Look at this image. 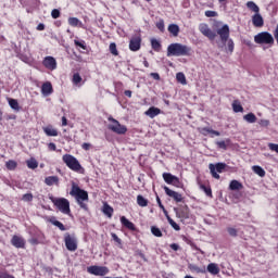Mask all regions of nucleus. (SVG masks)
<instances>
[{
	"mask_svg": "<svg viewBox=\"0 0 278 278\" xmlns=\"http://www.w3.org/2000/svg\"><path fill=\"white\" fill-rule=\"evenodd\" d=\"M137 203L140 207H147V205H149V200H147L142 195H138L137 197Z\"/></svg>",
	"mask_w": 278,
	"mask_h": 278,
	"instance_id": "31",
	"label": "nucleus"
},
{
	"mask_svg": "<svg viewBox=\"0 0 278 278\" xmlns=\"http://www.w3.org/2000/svg\"><path fill=\"white\" fill-rule=\"evenodd\" d=\"M163 179L165 184H173V186H176L177 188H179V184H181L179 178L170 173H163Z\"/></svg>",
	"mask_w": 278,
	"mask_h": 278,
	"instance_id": "12",
	"label": "nucleus"
},
{
	"mask_svg": "<svg viewBox=\"0 0 278 278\" xmlns=\"http://www.w3.org/2000/svg\"><path fill=\"white\" fill-rule=\"evenodd\" d=\"M43 131H45L46 136H52V137L58 136V130L53 127H46L43 129Z\"/></svg>",
	"mask_w": 278,
	"mask_h": 278,
	"instance_id": "33",
	"label": "nucleus"
},
{
	"mask_svg": "<svg viewBox=\"0 0 278 278\" xmlns=\"http://www.w3.org/2000/svg\"><path fill=\"white\" fill-rule=\"evenodd\" d=\"M230 140L226 139L225 141H217L216 144L218 149H224V151H227V144H229Z\"/></svg>",
	"mask_w": 278,
	"mask_h": 278,
	"instance_id": "41",
	"label": "nucleus"
},
{
	"mask_svg": "<svg viewBox=\"0 0 278 278\" xmlns=\"http://www.w3.org/2000/svg\"><path fill=\"white\" fill-rule=\"evenodd\" d=\"M64 164H66L67 167H70L71 170H74V173H84V167H81V164L77 160V157L65 154L62 157Z\"/></svg>",
	"mask_w": 278,
	"mask_h": 278,
	"instance_id": "3",
	"label": "nucleus"
},
{
	"mask_svg": "<svg viewBox=\"0 0 278 278\" xmlns=\"http://www.w3.org/2000/svg\"><path fill=\"white\" fill-rule=\"evenodd\" d=\"M64 242L67 251L75 252L77 249V236L75 233H68L66 232L64 235Z\"/></svg>",
	"mask_w": 278,
	"mask_h": 278,
	"instance_id": "7",
	"label": "nucleus"
},
{
	"mask_svg": "<svg viewBox=\"0 0 278 278\" xmlns=\"http://www.w3.org/2000/svg\"><path fill=\"white\" fill-rule=\"evenodd\" d=\"M192 55V48L182 43H170L167 47V58H181Z\"/></svg>",
	"mask_w": 278,
	"mask_h": 278,
	"instance_id": "1",
	"label": "nucleus"
},
{
	"mask_svg": "<svg viewBox=\"0 0 278 278\" xmlns=\"http://www.w3.org/2000/svg\"><path fill=\"white\" fill-rule=\"evenodd\" d=\"M50 201L53 202L55 207H58L62 214H71V202H68L65 198L50 197Z\"/></svg>",
	"mask_w": 278,
	"mask_h": 278,
	"instance_id": "5",
	"label": "nucleus"
},
{
	"mask_svg": "<svg viewBox=\"0 0 278 278\" xmlns=\"http://www.w3.org/2000/svg\"><path fill=\"white\" fill-rule=\"evenodd\" d=\"M167 30L169 31V34H172V36H174V38H177V36H179V25L177 24H169Z\"/></svg>",
	"mask_w": 278,
	"mask_h": 278,
	"instance_id": "24",
	"label": "nucleus"
},
{
	"mask_svg": "<svg viewBox=\"0 0 278 278\" xmlns=\"http://www.w3.org/2000/svg\"><path fill=\"white\" fill-rule=\"evenodd\" d=\"M204 14L207 18H214L215 16H218V13L216 11H205Z\"/></svg>",
	"mask_w": 278,
	"mask_h": 278,
	"instance_id": "50",
	"label": "nucleus"
},
{
	"mask_svg": "<svg viewBox=\"0 0 278 278\" xmlns=\"http://www.w3.org/2000/svg\"><path fill=\"white\" fill-rule=\"evenodd\" d=\"M41 92H42L43 97H49V94H52L53 86L51 85V83H45L41 86Z\"/></svg>",
	"mask_w": 278,
	"mask_h": 278,
	"instance_id": "20",
	"label": "nucleus"
},
{
	"mask_svg": "<svg viewBox=\"0 0 278 278\" xmlns=\"http://www.w3.org/2000/svg\"><path fill=\"white\" fill-rule=\"evenodd\" d=\"M87 273H89V275H96L97 277H105V275L110 273V269L105 266L92 265L87 267Z\"/></svg>",
	"mask_w": 278,
	"mask_h": 278,
	"instance_id": "8",
	"label": "nucleus"
},
{
	"mask_svg": "<svg viewBox=\"0 0 278 278\" xmlns=\"http://www.w3.org/2000/svg\"><path fill=\"white\" fill-rule=\"evenodd\" d=\"M108 121L110 123L108 125V129H110V131H113V134H117V136H125V134H127V126L121 124V122L112 116H110Z\"/></svg>",
	"mask_w": 278,
	"mask_h": 278,
	"instance_id": "4",
	"label": "nucleus"
},
{
	"mask_svg": "<svg viewBox=\"0 0 278 278\" xmlns=\"http://www.w3.org/2000/svg\"><path fill=\"white\" fill-rule=\"evenodd\" d=\"M71 197H75L79 207L88 212V204L85 201H88V191L79 188V186L73 184L72 190L70 191Z\"/></svg>",
	"mask_w": 278,
	"mask_h": 278,
	"instance_id": "2",
	"label": "nucleus"
},
{
	"mask_svg": "<svg viewBox=\"0 0 278 278\" xmlns=\"http://www.w3.org/2000/svg\"><path fill=\"white\" fill-rule=\"evenodd\" d=\"M229 25L225 24L220 28L217 29V36H219L223 45L227 43L229 40Z\"/></svg>",
	"mask_w": 278,
	"mask_h": 278,
	"instance_id": "11",
	"label": "nucleus"
},
{
	"mask_svg": "<svg viewBox=\"0 0 278 278\" xmlns=\"http://www.w3.org/2000/svg\"><path fill=\"white\" fill-rule=\"evenodd\" d=\"M206 270L211 275H218V273H220V267H218V264L216 263H210L206 267Z\"/></svg>",
	"mask_w": 278,
	"mask_h": 278,
	"instance_id": "23",
	"label": "nucleus"
},
{
	"mask_svg": "<svg viewBox=\"0 0 278 278\" xmlns=\"http://www.w3.org/2000/svg\"><path fill=\"white\" fill-rule=\"evenodd\" d=\"M52 225H54V227H58L61 231H66V227L60 220H53Z\"/></svg>",
	"mask_w": 278,
	"mask_h": 278,
	"instance_id": "44",
	"label": "nucleus"
},
{
	"mask_svg": "<svg viewBox=\"0 0 278 278\" xmlns=\"http://www.w3.org/2000/svg\"><path fill=\"white\" fill-rule=\"evenodd\" d=\"M111 237L114 240V242H116L117 244H123V241L121 240V238H118L116 233L112 232Z\"/></svg>",
	"mask_w": 278,
	"mask_h": 278,
	"instance_id": "52",
	"label": "nucleus"
},
{
	"mask_svg": "<svg viewBox=\"0 0 278 278\" xmlns=\"http://www.w3.org/2000/svg\"><path fill=\"white\" fill-rule=\"evenodd\" d=\"M26 164L28 168H30L31 170H35V168L38 166V161H36V159H30L26 161Z\"/></svg>",
	"mask_w": 278,
	"mask_h": 278,
	"instance_id": "38",
	"label": "nucleus"
},
{
	"mask_svg": "<svg viewBox=\"0 0 278 278\" xmlns=\"http://www.w3.org/2000/svg\"><path fill=\"white\" fill-rule=\"evenodd\" d=\"M227 231L229 233V236H231L232 238H237L238 237V230L233 227H228Z\"/></svg>",
	"mask_w": 278,
	"mask_h": 278,
	"instance_id": "49",
	"label": "nucleus"
},
{
	"mask_svg": "<svg viewBox=\"0 0 278 278\" xmlns=\"http://www.w3.org/2000/svg\"><path fill=\"white\" fill-rule=\"evenodd\" d=\"M174 212L176 214V217L180 218L181 220H185L186 218H190V215L188 214V210L174 208Z\"/></svg>",
	"mask_w": 278,
	"mask_h": 278,
	"instance_id": "22",
	"label": "nucleus"
},
{
	"mask_svg": "<svg viewBox=\"0 0 278 278\" xmlns=\"http://www.w3.org/2000/svg\"><path fill=\"white\" fill-rule=\"evenodd\" d=\"M11 244L15 247V249H25V239L15 235L11 239Z\"/></svg>",
	"mask_w": 278,
	"mask_h": 278,
	"instance_id": "16",
	"label": "nucleus"
},
{
	"mask_svg": "<svg viewBox=\"0 0 278 278\" xmlns=\"http://www.w3.org/2000/svg\"><path fill=\"white\" fill-rule=\"evenodd\" d=\"M258 125L261 127H269L270 126V121H268V119H261V121H258Z\"/></svg>",
	"mask_w": 278,
	"mask_h": 278,
	"instance_id": "51",
	"label": "nucleus"
},
{
	"mask_svg": "<svg viewBox=\"0 0 278 278\" xmlns=\"http://www.w3.org/2000/svg\"><path fill=\"white\" fill-rule=\"evenodd\" d=\"M200 134H202L203 136H207V134H212V129L207 127L200 128Z\"/></svg>",
	"mask_w": 278,
	"mask_h": 278,
	"instance_id": "53",
	"label": "nucleus"
},
{
	"mask_svg": "<svg viewBox=\"0 0 278 278\" xmlns=\"http://www.w3.org/2000/svg\"><path fill=\"white\" fill-rule=\"evenodd\" d=\"M146 116H149V118H155V116H160L162 114V110L151 106L149 110L144 112Z\"/></svg>",
	"mask_w": 278,
	"mask_h": 278,
	"instance_id": "18",
	"label": "nucleus"
},
{
	"mask_svg": "<svg viewBox=\"0 0 278 278\" xmlns=\"http://www.w3.org/2000/svg\"><path fill=\"white\" fill-rule=\"evenodd\" d=\"M9 105L12 110H15L16 112L21 110V106L18 105V101L16 99L9 98Z\"/></svg>",
	"mask_w": 278,
	"mask_h": 278,
	"instance_id": "30",
	"label": "nucleus"
},
{
	"mask_svg": "<svg viewBox=\"0 0 278 278\" xmlns=\"http://www.w3.org/2000/svg\"><path fill=\"white\" fill-rule=\"evenodd\" d=\"M199 31H201L208 40H215L216 39V33L212 29H210V25L205 23H201L199 25Z\"/></svg>",
	"mask_w": 278,
	"mask_h": 278,
	"instance_id": "10",
	"label": "nucleus"
},
{
	"mask_svg": "<svg viewBox=\"0 0 278 278\" xmlns=\"http://www.w3.org/2000/svg\"><path fill=\"white\" fill-rule=\"evenodd\" d=\"M5 166L8 170H16V166H18V164L16 163V161L10 160L5 163Z\"/></svg>",
	"mask_w": 278,
	"mask_h": 278,
	"instance_id": "35",
	"label": "nucleus"
},
{
	"mask_svg": "<svg viewBox=\"0 0 278 278\" xmlns=\"http://www.w3.org/2000/svg\"><path fill=\"white\" fill-rule=\"evenodd\" d=\"M226 42H227V49L229 53H233V49H235L233 39H228Z\"/></svg>",
	"mask_w": 278,
	"mask_h": 278,
	"instance_id": "46",
	"label": "nucleus"
},
{
	"mask_svg": "<svg viewBox=\"0 0 278 278\" xmlns=\"http://www.w3.org/2000/svg\"><path fill=\"white\" fill-rule=\"evenodd\" d=\"M137 255H138V257H141V260H143V262H147V256L144 255V253H142V251H137Z\"/></svg>",
	"mask_w": 278,
	"mask_h": 278,
	"instance_id": "58",
	"label": "nucleus"
},
{
	"mask_svg": "<svg viewBox=\"0 0 278 278\" xmlns=\"http://www.w3.org/2000/svg\"><path fill=\"white\" fill-rule=\"evenodd\" d=\"M243 121L251 124L257 123V116H255L253 113H248L243 116Z\"/></svg>",
	"mask_w": 278,
	"mask_h": 278,
	"instance_id": "29",
	"label": "nucleus"
},
{
	"mask_svg": "<svg viewBox=\"0 0 278 278\" xmlns=\"http://www.w3.org/2000/svg\"><path fill=\"white\" fill-rule=\"evenodd\" d=\"M46 186H60V177L58 176H48L45 178Z\"/></svg>",
	"mask_w": 278,
	"mask_h": 278,
	"instance_id": "19",
	"label": "nucleus"
},
{
	"mask_svg": "<svg viewBox=\"0 0 278 278\" xmlns=\"http://www.w3.org/2000/svg\"><path fill=\"white\" fill-rule=\"evenodd\" d=\"M142 39L140 37H132L129 41L130 51H140Z\"/></svg>",
	"mask_w": 278,
	"mask_h": 278,
	"instance_id": "15",
	"label": "nucleus"
},
{
	"mask_svg": "<svg viewBox=\"0 0 278 278\" xmlns=\"http://www.w3.org/2000/svg\"><path fill=\"white\" fill-rule=\"evenodd\" d=\"M227 165L225 163L210 164L208 169L211 170V175L214 179H220V175L218 173H224Z\"/></svg>",
	"mask_w": 278,
	"mask_h": 278,
	"instance_id": "9",
	"label": "nucleus"
},
{
	"mask_svg": "<svg viewBox=\"0 0 278 278\" xmlns=\"http://www.w3.org/2000/svg\"><path fill=\"white\" fill-rule=\"evenodd\" d=\"M74 45L76 46V47H80V49H84V50H86L87 49V47H86V41H84V40H74Z\"/></svg>",
	"mask_w": 278,
	"mask_h": 278,
	"instance_id": "48",
	"label": "nucleus"
},
{
	"mask_svg": "<svg viewBox=\"0 0 278 278\" xmlns=\"http://www.w3.org/2000/svg\"><path fill=\"white\" fill-rule=\"evenodd\" d=\"M268 149L270 151H275V153H278V144L277 143H268Z\"/></svg>",
	"mask_w": 278,
	"mask_h": 278,
	"instance_id": "54",
	"label": "nucleus"
},
{
	"mask_svg": "<svg viewBox=\"0 0 278 278\" xmlns=\"http://www.w3.org/2000/svg\"><path fill=\"white\" fill-rule=\"evenodd\" d=\"M252 24L255 27H264V17L260 13H254L252 16Z\"/></svg>",
	"mask_w": 278,
	"mask_h": 278,
	"instance_id": "17",
	"label": "nucleus"
},
{
	"mask_svg": "<svg viewBox=\"0 0 278 278\" xmlns=\"http://www.w3.org/2000/svg\"><path fill=\"white\" fill-rule=\"evenodd\" d=\"M176 79L177 81H179V84H182V86H186L187 81H186V75L181 72L176 74Z\"/></svg>",
	"mask_w": 278,
	"mask_h": 278,
	"instance_id": "36",
	"label": "nucleus"
},
{
	"mask_svg": "<svg viewBox=\"0 0 278 278\" xmlns=\"http://www.w3.org/2000/svg\"><path fill=\"white\" fill-rule=\"evenodd\" d=\"M254 42L256 45H273L275 42V39L273 38V35L270 33H260L254 37Z\"/></svg>",
	"mask_w": 278,
	"mask_h": 278,
	"instance_id": "6",
	"label": "nucleus"
},
{
	"mask_svg": "<svg viewBox=\"0 0 278 278\" xmlns=\"http://www.w3.org/2000/svg\"><path fill=\"white\" fill-rule=\"evenodd\" d=\"M109 49L112 55H118V50L116 49V45L114 42L110 43Z\"/></svg>",
	"mask_w": 278,
	"mask_h": 278,
	"instance_id": "45",
	"label": "nucleus"
},
{
	"mask_svg": "<svg viewBox=\"0 0 278 278\" xmlns=\"http://www.w3.org/2000/svg\"><path fill=\"white\" fill-rule=\"evenodd\" d=\"M79 18L77 17H70L68 18V25H71L72 27H77V25H79Z\"/></svg>",
	"mask_w": 278,
	"mask_h": 278,
	"instance_id": "43",
	"label": "nucleus"
},
{
	"mask_svg": "<svg viewBox=\"0 0 278 278\" xmlns=\"http://www.w3.org/2000/svg\"><path fill=\"white\" fill-rule=\"evenodd\" d=\"M200 190H203L206 197H212V188L206 187L205 185H200Z\"/></svg>",
	"mask_w": 278,
	"mask_h": 278,
	"instance_id": "42",
	"label": "nucleus"
},
{
	"mask_svg": "<svg viewBox=\"0 0 278 278\" xmlns=\"http://www.w3.org/2000/svg\"><path fill=\"white\" fill-rule=\"evenodd\" d=\"M169 247L173 251H179V244L177 243H172Z\"/></svg>",
	"mask_w": 278,
	"mask_h": 278,
	"instance_id": "61",
	"label": "nucleus"
},
{
	"mask_svg": "<svg viewBox=\"0 0 278 278\" xmlns=\"http://www.w3.org/2000/svg\"><path fill=\"white\" fill-rule=\"evenodd\" d=\"M232 110L233 112L238 113V112H244V108H242V104H240V102L238 101H233L232 103Z\"/></svg>",
	"mask_w": 278,
	"mask_h": 278,
	"instance_id": "34",
	"label": "nucleus"
},
{
	"mask_svg": "<svg viewBox=\"0 0 278 278\" xmlns=\"http://www.w3.org/2000/svg\"><path fill=\"white\" fill-rule=\"evenodd\" d=\"M151 233L152 236H155V238H162V230L157 228V226L151 227Z\"/></svg>",
	"mask_w": 278,
	"mask_h": 278,
	"instance_id": "37",
	"label": "nucleus"
},
{
	"mask_svg": "<svg viewBox=\"0 0 278 278\" xmlns=\"http://www.w3.org/2000/svg\"><path fill=\"white\" fill-rule=\"evenodd\" d=\"M252 170L258 175V177H266V170H264V168H262V166L260 165H254L252 167Z\"/></svg>",
	"mask_w": 278,
	"mask_h": 278,
	"instance_id": "27",
	"label": "nucleus"
},
{
	"mask_svg": "<svg viewBox=\"0 0 278 278\" xmlns=\"http://www.w3.org/2000/svg\"><path fill=\"white\" fill-rule=\"evenodd\" d=\"M156 27L160 29V31H164V20L159 21L156 23Z\"/></svg>",
	"mask_w": 278,
	"mask_h": 278,
	"instance_id": "56",
	"label": "nucleus"
},
{
	"mask_svg": "<svg viewBox=\"0 0 278 278\" xmlns=\"http://www.w3.org/2000/svg\"><path fill=\"white\" fill-rule=\"evenodd\" d=\"M189 268L190 270H194V273H203V270H201L197 265H190Z\"/></svg>",
	"mask_w": 278,
	"mask_h": 278,
	"instance_id": "57",
	"label": "nucleus"
},
{
	"mask_svg": "<svg viewBox=\"0 0 278 278\" xmlns=\"http://www.w3.org/2000/svg\"><path fill=\"white\" fill-rule=\"evenodd\" d=\"M72 81H73V84H75V86H79L83 81L81 75H79V73H75L73 75Z\"/></svg>",
	"mask_w": 278,
	"mask_h": 278,
	"instance_id": "39",
	"label": "nucleus"
},
{
	"mask_svg": "<svg viewBox=\"0 0 278 278\" xmlns=\"http://www.w3.org/2000/svg\"><path fill=\"white\" fill-rule=\"evenodd\" d=\"M164 191H165V194H167V197H170V199H174L176 203H181V201H184V197L181 195V193L177 191H173L170 190V188L166 186L164 187Z\"/></svg>",
	"mask_w": 278,
	"mask_h": 278,
	"instance_id": "13",
	"label": "nucleus"
},
{
	"mask_svg": "<svg viewBox=\"0 0 278 278\" xmlns=\"http://www.w3.org/2000/svg\"><path fill=\"white\" fill-rule=\"evenodd\" d=\"M102 212L103 214H105V216H108L109 218H112V215L114 214V208L110 206V204L104 203Z\"/></svg>",
	"mask_w": 278,
	"mask_h": 278,
	"instance_id": "25",
	"label": "nucleus"
},
{
	"mask_svg": "<svg viewBox=\"0 0 278 278\" xmlns=\"http://www.w3.org/2000/svg\"><path fill=\"white\" fill-rule=\"evenodd\" d=\"M81 147L85 151H90V143H83Z\"/></svg>",
	"mask_w": 278,
	"mask_h": 278,
	"instance_id": "63",
	"label": "nucleus"
},
{
	"mask_svg": "<svg viewBox=\"0 0 278 278\" xmlns=\"http://www.w3.org/2000/svg\"><path fill=\"white\" fill-rule=\"evenodd\" d=\"M151 47L154 51L159 53V51H162V43L157 41V39H151Z\"/></svg>",
	"mask_w": 278,
	"mask_h": 278,
	"instance_id": "32",
	"label": "nucleus"
},
{
	"mask_svg": "<svg viewBox=\"0 0 278 278\" xmlns=\"http://www.w3.org/2000/svg\"><path fill=\"white\" fill-rule=\"evenodd\" d=\"M29 243L36 245L38 244V239L36 238L29 239Z\"/></svg>",
	"mask_w": 278,
	"mask_h": 278,
	"instance_id": "64",
	"label": "nucleus"
},
{
	"mask_svg": "<svg viewBox=\"0 0 278 278\" xmlns=\"http://www.w3.org/2000/svg\"><path fill=\"white\" fill-rule=\"evenodd\" d=\"M247 8L248 10H251V12H254V14H260V7L255 2L248 1Z\"/></svg>",
	"mask_w": 278,
	"mask_h": 278,
	"instance_id": "26",
	"label": "nucleus"
},
{
	"mask_svg": "<svg viewBox=\"0 0 278 278\" xmlns=\"http://www.w3.org/2000/svg\"><path fill=\"white\" fill-rule=\"evenodd\" d=\"M22 201H25V202H27V203L34 201V194H31V193H26V194H24V195L22 197Z\"/></svg>",
	"mask_w": 278,
	"mask_h": 278,
	"instance_id": "47",
	"label": "nucleus"
},
{
	"mask_svg": "<svg viewBox=\"0 0 278 278\" xmlns=\"http://www.w3.org/2000/svg\"><path fill=\"white\" fill-rule=\"evenodd\" d=\"M167 222L169 223L170 227H173V229H175V231H180L181 227H179V225L177 223H175V220H173V218H170V216H167Z\"/></svg>",
	"mask_w": 278,
	"mask_h": 278,
	"instance_id": "40",
	"label": "nucleus"
},
{
	"mask_svg": "<svg viewBox=\"0 0 278 278\" xmlns=\"http://www.w3.org/2000/svg\"><path fill=\"white\" fill-rule=\"evenodd\" d=\"M156 203H157L159 207H161L162 210L165 208V207H164V204H162V200L160 199L159 195H156Z\"/></svg>",
	"mask_w": 278,
	"mask_h": 278,
	"instance_id": "59",
	"label": "nucleus"
},
{
	"mask_svg": "<svg viewBox=\"0 0 278 278\" xmlns=\"http://www.w3.org/2000/svg\"><path fill=\"white\" fill-rule=\"evenodd\" d=\"M150 75H151V77H153V79H155L156 81H160V74L151 73Z\"/></svg>",
	"mask_w": 278,
	"mask_h": 278,
	"instance_id": "62",
	"label": "nucleus"
},
{
	"mask_svg": "<svg viewBox=\"0 0 278 278\" xmlns=\"http://www.w3.org/2000/svg\"><path fill=\"white\" fill-rule=\"evenodd\" d=\"M51 16L52 18H60V10L58 9L52 10Z\"/></svg>",
	"mask_w": 278,
	"mask_h": 278,
	"instance_id": "55",
	"label": "nucleus"
},
{
	"mask_svg": "<svg viewBox=\"0 0 278 278\" xmlns=\"http://www.w3.org/2000/svg\"><path fill=\"white\" fill-rule=\"evenodd\" d=\"M243 186L238 180H231L229 184V190H242Z\"/></svg>",
	"mask_w": 278,
	"mask_h": 278,
	"instance_id": "28",
	"label": "nucleus"
},
{
	"mask_svg": "<svg viewBox=\"0 0 278 278\" xmlns=\"http://www.w3.org/2000/svg\"><path fill=\"white\" fill-rule=\"evenodd\" d=\"M121 223L124 227H126V229H129L130 231H136V225H134V223H131L129 219H127V217L122 216Z\"/></svg>",
	"mask_w": 278,
	"mask_h": 278,
	"instance_id": "21",
	"label": "nucleus"
},
{
	"mask_svg": "<svg viewBox=\"0 0 278 278\" xmlns=\"http://www.w3.org/2000/svg\"><path fill=\"white\" fill-rule=\"evenodd\" d=\"M48 149H49L50 151H55V149H56L55 143L50 142V143L48 144Z\"/></svg>",
	"mask_w": 278,
	"mask_h": 278,
	"instance_id": "60",
	"label": "nucleus"
},
{
	"mask_svg": "<svg viewBox=\"0 0 278 278\" xmlns=\"http://www.w3.org/2000/svg\"><path fill=\"white\" fill-rule=\"evenodd\" d=\"M43 66L49 71H55L58 68V61L53 56H46L42 62Z\"/></svg>",
	"mask_w": 278,
	"mask_h": 278,
	"instance_id": "14",
	"label": "nucleus"
}]
</instances>
